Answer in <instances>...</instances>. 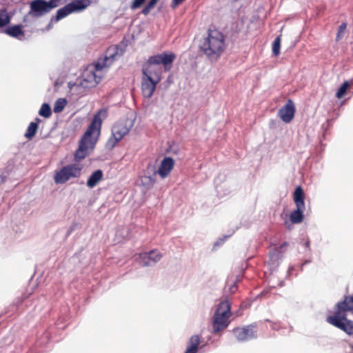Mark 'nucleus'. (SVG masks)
I'll list each match as a JSON object with an SVG mask.
<instances>
[{"label": "nucleus", "instance_id": "nucleus-39", "mask_svg": "<svg viewBox=\"0 0 353 353\" xmlns=\"http://www.w3.org/2000/svg\"><path fill=\"white\" fill-rule=\"evenodd\" d=\"M311 262H312L311 259H306V260H305L304 262L301 265V270H303L304 265H307L308 263H310Z\"/></svg>", "mask_w": 353, "mask_h": 353}, {"label": "nucleus", "instance_id": "nucleus-7", "mask_svg": "<svg viewBox=\"0 0 353 353\" xmlns=\"http://www.w3.org/2000/svg\"><path fill=\"white\" fill-rule=\"evenodd\" d=\"M90 3V0H72L57 11L56 15L51 17V22L57 23L72 13L81 12Z\"/></svg>", "mask_w": 353, "mask_h": 353}, {"label": "nucleus", "instance_id": "nucleus-26", "mask_svg": "<svg viewBox=\"0 0 353 353\" xmlns=\"http://www.w3.org/2000/svg\"><path fill=\"white\" fill-rule=\"evenodd\" d=\"M67 104V100L64 98L58 99L54 105V112L55 113H59L63 111Z\"/></svg>", "mask_w": 353, "mask_h": 353}, {"label": "nucleus", "instance_id": "nucleus-17", "mask_svg": "<svg viewBox=\"0 0 353 353\" xmlns=\"http://www.w3.org/2000/svg\"><path fill=\"white\" fill-rule=\"evenodd\" d=\"M4 32L8 36L17 39L20 41L23 40L25 37L23 26L18 24L7 27Z\"/></svg>", "mask_w": 353, "mask_h": 353}, {"label": "nucleus", "instance_id": "nucleus-10", "mask_svg": "<svg viewBox=\"0 0 353 353\" xmlns=\"http://www.w3.org/2000/svg\"><path fill=\"white\" fill-rule=\"evenodd\" d=\"M232 332L239 342H246L257 337L256 327L254 324L236 327Z\"/></svg>", "mask_w": 353, "mask_h": 353}, {"label": "nucleus", "instance_id": "nucleus-15", "mask_svg": "<svg viewBox=\"0 0 353 353\" xmlns=\"http://www.w3.org/2000/svg\"><path fill=\"white\" fill-rule=\"evenodd\" d=\"M295 111L294 102L292 100L288 99L285 105L279 110L278 115L283 122L288 123L293 119Z\"/></svg>", "mask_w": 353, "mask_h": 353}, {"label": "nucleus", "instance_id": "nucleus-32", "mask_svg": "<svg viewBox=\"0 0 353 353\" xmlns=\"http://www.w3.org/2000/svg\"><path fill=\"white\" fill-rule=\"evenodd\" d=\"M154 8V6L152 5H151L150 3H148L147 5L143 8L141 12L144 14V15H148L150 10Z\"/></svg>", "mask_w": 353, "mask_h": 353}, {"label": "nucleus", "instance_id": "nucleus-33", "mask_svg": "<svg viewBox=\"0 0 353 353\" xmlns=\"http://www.w3.org/2000/svg\"><path fill=\"white\" fill-rule=\"evenodd\" d=\"M226 185L225 184H223V185H216V192L219 194L220 195H226V194H228L230 193V191H227L226 192H221V189L223 187H225Z\"/></svg>", "mask_w": 353, "mask_h": 353}, {"label": "nucleus", "instance_id": "nucleus-19", "mask_svg": "<svg viewBox=\"0 0 353 353\" xmlns=\"http://www.w3.org/2000/svg\"><path fill=\"white\" fill-rule=\"evenodd\" d=\"M41 122V119L39 117L35 118L34 121L29 123L26 132L24 134L25 137L31 140L37 134L39 125Z\"/></svg>", "mask_w": 353, "mask_h": 353}, {"label": "nucleus", "instance_id": "nucleus-30", "mask_svg": "<svg viewBox=\"0 0 353 353\" xmlns=\"http://www.w3.org/2000/svg\"><path fill=\"white\" fill-rule=\"evenodd\" d=\"M145 1L146 0H134L130 5V8L132 10L138 9L141 8Z\"/></svg>", "mask_w": 353, "mask_h": 353}, {"label": "nucleus", "instance_id": "nucleus-24", "mask_svg": "<svg viewBox=\"0 0 353 353\" xmlns=\"http://www.w3.org/2000/svg\"><path fill=\"white\" fill-rule=\"evenodd\" d=\"M115 54H111L110 57H105V58L103 60V63L97 62L95 65V68L97 70H102L104 67H108L114 60L115 57Z\"/></svg>", "mask_w": 353, "mask_h": 353}, {"label": "nucleus", "instance_id": "nucleus-28", "mask_svg": "<svg viewBox=\"0 0 353 353\" xmlns=\"http://www.w3.org/2000/svg\"><path fill=\"white\" fill-rule=\"evenodd\" d=\"M281 48V36H278L275 38L272 43V53L275 56H278L280 54Z\"/></svg>", "mask_w": 353, "mask_h": 353}, {"label": "nucleus", "instance_id": "nucleus-22", "mask_svg": "<svg viewBox=\"0 0 353 353\" xmlns=\"http://www.w3.org/2000/svg\"><path fill=\"white\" fill-rule=\"evenodd\" d=\"M150 175H145L141 178V183L148 189L152 188L156 182V175L154 172L148 173Z\"/></svg>", "mask_w": 353, "mask_h": 353}, {"label": "nucleus", "instance_id": "nucleus-18", "mask_svg": "<svg viewBox=\"0 0 353 353\" xmlns=\"http://www.w3.org/2000/svg\"><path fill=\"white\" fill-rule=\"evenodd\" d=\"M201 343L199 335L192 336L187 343V347L184 353H197Z\"/></svg>", "mask_w": 353, "mask_h": 353}, {"label": "nucleus", "instance_id": "nucleus-40", "mask_svg": "<svg viewBox=\"0 0 353 353\" xmlns=\"http://www.w3.org/2000/svg\"><path fill=\"white\" fill-rule=\"evenodd\" d=\"M294 270V266L291 265L289 267L288 270V274H287V277L289 276V275L291 274V272Z\"/></svg>", "mask_w": 353, "mask_h": 353}, {"label": "nucleus", "instance_id": "nucleus-8", "mask_svg": "<svg viewBox=\"0 0 353 353\" xmlns=\"http://www.w3.org/2000/svg\"><path fill=\"white\" fill-rule=\"evenodd\" d=\"M293 199L296 205V209L291 212L290 221L293 224H298L303 221V212L305 210V194L301 186H297L295 188Z\"/></svg>", "mask_w": 353, "mask_h": 353}, {"label": "nucleus", "instance_id": "nucleus-34", "mask_svg": "<svg viewBox=\"0 0 353 353\" xmlns=\"http://www.w3.org/2000/svg\"><path fill=\"white\" fill-rule=\"evenodd\" d=\"M61 0H50L48 2L50 4L52 9L58 7L60 5Z\"/></svg>", "mask_w": 353, "mask_h": 353}, {"label": "nucleus", "instance_id": "nucleus-46", "mask_svg": "<svg viewBox=\"0 0 353 353\" xmlns=\"http://www.w3.org/2000/svg\"><path fill=\"white\" fill-rule=\"evenodd\" d=\"M283 285H284V281H280V283H279V285L280 287L283 286Z\"/></svg>", "mask_w": 353, "mask_h": 353}, {"label": "nucleus", "instance_id": "nucleus-36", "mask_svg": "<svg viewBox=\"0 0 353 353\" xmlns=\"http://www.w3.org/2000/svg\"><path fill=\"white\" fill-rule=\"evenodd\" d=\"M236 288H237V285H236V282H234V283L230 285V289H229L230 292V293H232V294H233V293H234V292H236Z\"/></svg>", "mask_w": 353, "mask_h": 353}, {"label": "nucleus", "instance_id": "nucleus-1", "mask_svg": "<svg viewBox=\"0 0 353 353\" xmlns=\"http://www.w3.org/2000/svg\"><path fill=\"white\" fill-rule=\"evenodd\" d=\"M176 56L173 52H163L149 57L142 68L141 90L144 97L150 99L154 94L157 84L161 81L160 72L152 69V65L162 64L165 70H169Z\"/></svg>", "mask_w": 353, "mask_h": 353}, {"label": "nucleus", "instance_id": "nucleus-20", "mask_svg": "<svg viewBox=\"0 0 353 353\" xmlns=\"http://www.w3.org/2000/svg\"><path fill=\"white\" fill-rule=\"evenodd\" d=\"M102 178H103L102 170H97L94 171L88 179L87 186L90 188H94L102 179Z\"/></svg>", "mask_w": 353, "mask_h": 353}, {"label": "nucleus", "instance_id": "nucleus-3", "mask_svg": "<svg viewBox=\"0 0 353 353\" xmlns=\"http://www.w3.org/2000/svg\"><path fill=\"white\" fill-rule=\"evenodd\" d=\"M348 312H352L353 314V294L345 295L343 300L338 301L334 306V314L328 316L326 321L347 335L352 336L353 335V321L347 318Z\"/></svg>", "mask_w": 353, "mask_h": 353}, {"label": "nucleus", "instance_id": "nucleus-9", "mask_svg": "<svg viewBox=\"0 0 353 353\" xmlns=\"http://www.w3.org/2000/svg\"><path fill=\"white\" fill-rule=\"evenodd\" d=\"M81 167L77 164H70L63 166L54 176V182L57 184H62L71 178L79 177L81 175Z\"/></svg>", "mask_w": 353, "mask_h": 353}, {"label": "nucleus", "instance_id": "nucleus-14", "mask_svg": "<svg viewBox=\"0 0 353 353\" xmlns=\"http://www.w3.org/2000/svg\"><path fill=\"white\" fill-rule=\"evenodd\" d=\"M161 253L153 250L149 252L141 253L139 255L138 261L141 265L143 267L153 266L161 259Z\"/></svg>", "mask_w": 353, "mask_h": 353}, {"label": "nucleus", "instance_id": "nucleus-42", "mask_svg": "<svg viewBox=\"0 0 353 353\" xmlns=\"http://www.w3.org/2000/svg\"><path fill=\"white\" fill-rule=\"evenodd\" d=\"M159 0H150L148 1L149 3H150L151 5H152L153 6H154L158 2Z\"/></svg>", "mask_w": 353, "mask_h": 353}, {"label": "nucleus", "instance_id": "nucleus-4", "mask_svg": "<svg viewBox=\"0 0 353 353\" xmlns=\"http://www.w3.org/2000/svg\"><path fill=\"white\" fill-rule=\"evenodd\" d=\"M200 48L210 59H216L225 48V37L218 30H209Z\"/></svg>", "mask_w": 353, "mask_h": 353}, {"label": "nucleus", "instance_id": "nucleus-43", "mask_svg": "<svg viewBox=\"0 0 353 353\" xmlns=\"http://www.w3.org/2000/svg\"><path fill=\"white\" fill-rule=\"evenodd\" d=\"M285 224L288 230H290V225L288 224V222L287 221H285Z\"/></svg>", "mask_w": 353, "mask_h": 353}, {"label": "nucleus", "instance_id": "nucleus-38", "mask_svg": "<svg viewBox=\"0 0 353 353\" xmlns=\"http://www.w3.org/2000/svg\"><path fill=\"white\" fill-rule=\"evenodd\" d=\"M303 245L305 247L306 249H307L309 251H310V241L309 239H307L305 242H304Z\"/></svg>", "mask_w": 353, "mask_h": 353}, {"label": "nucleus", "instance_id": "nucleus-29", "mask_svg": "<svg viewBox=\"0 0 353 353\" xmlns=\"http://www.w3.org/2000/svg\"><path fill=\"white\" fill-rule=\"evenodd\" d=\"M118 137L111 134L105 144V148L108 150H112L114 148L117 143L120 141Z\"/></svg>", "mask_w": 353, "mask_h": 353}, {"label": "nucleus", "instance_id": "nucleus-11", "mask_svg": "<svg viewBox=\"0 0 353 353\" xmlns=\"http://www.w3.org/2000/svg\"><path fill=\"white\" fill-rule=\"evenodd\" d=\"M174 159L170 157H165L161 161L158 170H156L155 165L149 163L147 167L148 173L154 172L158 174L162 179L165 178L170 174L174 167Z\"/></svg>", "mask_w": 353, "mask_h": 353}, {"label": "nucleus", "instance_id": "nucleus-45", "mask_svg": "<svg viewBox=\"0 0 353 353\" xmlns=\"http://www.w3.org/2000/svg\"><path fill=\"white\" fill-rule=\"evenodd\" d=\"M72 230H73V228H72V227H71V228H70V229L68 231V232H67V235H69V234H70V233Z\"/></svg>", "mask_w": 353, "mask_h": 353}, {"label": "nucleus", "instance_id": "nucleus-47", "mask_svg": "<svg viewBox=\"0 0 353 353\" xmlns=\"http://www.w3.org/2000/svg\"><path fill=\"white\" fill-rule=\"evenodd\" d=\"M21 301H22L21 300H19L18 303H21Z\"/></svg>", "mask_w": 353, "mask_h": 353}, {"label": "nucleus", "instance_id": "nucleus-16", "mask_svg": "<svg viewBox=\"0 0 353 353\" xmlns=\"http://www.w3.org/2000/svg\"><path fill=\"white\" fill-rule=\"evenodd\" d=\"M283 257V252L279 250V249H274L273 248L270 250L268 267L271 272L277 269Z\"/></svg>", "mask_w": 353, "mask_h": 353}, {"label": "nucleus", "instance_id": "nucleus-25", "mask_svg": "<svg viewBox=\"0 0 353 353\" xmlns=\"http://www.w3.org/2000/svg\"><path fill=\"white\" fill-rule=\"evenodd\" d=\"M39 114L44 118H48L52 115L51 107L48 103H44L39 111Z\"/></svg>", "mask_w": 353, "mask_h": 353}, {"label": "nucleus", "instance_id": "nucleus-13", "mask_svg": "<svg viewBox=\"0 0 353 353\" xmlns=\"http://www.w3.org/2000/svg\"><path fill=\"white\" fill-rule=\"evenodd\" d=\"M133 123L129 119H121L117 121L112 127V135L116 136L119 139H122L130 131Z\"/></svg>", "mask_w": 353, "mask_h": 353}, {"label": "nucleus", "instance_id": "nucleus-21", "mask_svg": "<svg viewBox=\"0 0 353 353\" xmlns=\"http://www.w3.org/2000/svg\"><path fill=\"white\" fill-rule=\"evenodd\" d=\"M12 14L7 12V9L3 8L0 10V28L6 26L10 23Z\"/></svg>", "mask_w": 353, "mask_h": 353}, {"label": "nucleus", "instance_id": "nucleus-12", "mask_svg": "<svg viewBox=\"0 0 353 353\" xmlns=\"http://www.w3.org/2000/svg\"><path fill=\"white\" fill-rule=\"evenodd\" d=\"M52 10L50 4L46 0H32L30 3L29 15L34 18L41 17Z\"/></svg>", "mask_w": 353, "mask_h": 353}, {"label": "nucleus", "instance_id": "nucleus-44", "mask_svg": "<svg viewBox=\"0 0 353 353\" xmlns=\"http://www.w3.org/2000/svg\"><path fill=\"white\" fill-rule=\"evenodd\" d=\"M51 23H52V22L50 21V23L47 26L46 28H47L48 30H50V29L51 28V27H52Z\"/></svg>", "mask_w": 353, "mask_h": 353}, {"label": "nucleus", "instance_id": "nucleus-37", "mask_svg": "<svg viewBox=\"0 0 353 353\" xmlns=\"http://www.w3.org/2000/svg\"><path fill=\"white\" fill-rule=\"evenodd\" d=\"M288 245V243L285 241L281 245H280L279 247L274 246V249H279V250L282 251L283 248L286 247Z\"/></svg>", "mask_w": 353, "mask_h": 353}, {"label": "nucleus", "instance_id": "nucleus-5", "mask_svg": "<svg viewBox=\"0 0 353 353\" xmlns=\"http://www.w3.org/2000/svg\"><path fill=\"white\" fill-rule=\"evenodd\" d=\"M231 316V304L228 300L221 301L214 311L212 326V333L217 334L223 330L230 324V317Z\"/></svg>", "mask_w": 353, "mask_h": 353}, {"label": "nucleus", "instance_id": "nucleus-41", "mask_svg": "<svg viewBox=\"0 0 353 353\" xmlns=\"http://www.w3.org/2000/svg\"><path fill=\"white\" fill-rule=\"evenodd\" d=\"M242 278H243V276H241V274H239L237 276H236V281L234 282H236V284L241 281L242 280Z\"/></svg>", "mask_w": 353, "mask_h": 353}, {"label": "nucleus", "instance_id": "nucleus-6", "mask_svg": "<svg viewBox=\"0 0 353 353\" xmlns=\"http://www.w3.org/2000/svg\"><path fill=\"white\" fill-rule=\"evenodd\" d=\"M90 3V0H72L57 11L56 15L51 17V22L57 23L72 13L81 12Z\"/></svg>", "mask_w": 353, "mask_h": 353}, {"label": "nucleus", "instance_id": "nucleus-23", "mask_svg": "<svg viewBox=\"0 0 353 353\" xmlns=\"http://www.w3.org/2000/svg\"><path fill=\"white\" fill-rule=\"evenodd\" d=\"M352 83V81H345L338 88L336 93V97L338 99H342L346 94Z\"/></svg>", "mask_w": 353, "mask_h": 353}, {"label": "nucleus", "instance_id": "nucleus-31", "mask_svg": "<svg viewBox=\"0 0 353 353\" xmlns=\"http://www.w3.org/2000/svg\"><path fill=\"white\" fill-rule=\"evenodd\" d=\"M347 28V23L345 22H343L339 27L338 32L336 34V40L339 41L341 37V34L345 32V30Z\"/></svg>", "mask_w": 353, "mask_h": 353}, {"label": "nucleus", "instance_id": "nucleus-27", "mask_svg": "<svg viewBox=\"0 0 353 353\" xmlns=\"http://www.w3.org/2000/svg\"><path fill=\"white\" fill-rule=\"evenodd\" d=\"M234 233V230H232L230 234H225L223 236L219 238L213 244V250L216 249L223 245L225 241L230 238Z\"/></svg>", "mask_w": 353, "mask_h": 353}, {"label": "nucleus", "instance_id": "nucleus-2", "mask_svg": "<svg viewBox=\"0 0 353 353\" xmlns=\"http://www.w3.org/2000/svg\"><path fill=\"white\" fill-rule=\"evenodd\" d=\"M107 117V110L101 108L94 115L88 129L79 143V147L74 152V159L80 161L88 154V150L94 149L100 135L103 119Z\"/></svg>", "mask_w": 353, "mask_h": 353}, {"label": "nucleus", "instance_id": "nucleus-35", "mask_svg": "<svg viewBox=\"0 0 353 353\" xmlns=\"http://www.w3.org/2000/svg\"><path fill=\"white\" fill-rule=\"evenodd\" d=\"M185 0H172L171 6L172 8H175L181 3H182Z\"/></svg>", "mask_w": 353, "mask_h": 353}]
</instances>
